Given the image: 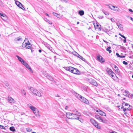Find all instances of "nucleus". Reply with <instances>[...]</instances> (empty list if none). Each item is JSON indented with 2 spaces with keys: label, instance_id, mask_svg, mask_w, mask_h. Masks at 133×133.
I'll return each instance as SVG.
<instances>
[{
  "label": "nucleus",
  "instance_id": "nucleus-1",
  "mask_svg": "<svg viewBox=\"0 0 133 133\" xmlns=\"http://www.w3.org/2000/svg\"><path fill=\"white\" fill-rule=\"evenodd\" d=\"M29 89L35 95L38 97L42 96V92L41 90H38L36 89H35L32 87H30L29 88Z\"/></svg>",
  "mask_w": 133,
  "mask_h": 133
},
{
  "label": "nucleus",
  "instance_id": "nucleus-2",
  "mask_svg": "<svg viewBox=\"0 0 133 133\" xmlns=\"http://www.w3.org/2000/svg\"><path fill=\"white\" fill-rule=\"evenodd\" d=\"M26 38H25L24 40V42L23 43L22 46L23 47H26V48L30 49L31 48V45L30 44L29 41H28L27 42H26L25 41H27Z\"/></svg>",
  "mask_w": 133,
  "mask_h": 133
},
{
  "label": "nucleus",
  "instance_id": "nucleus-3",
  "mask_svg": "<svg viewBox=\"0 0 133 133\" xmlns=\"http://www.w3.org/2000/svg\"><path fill=\"white\" fill-rule=\"evenodd\" d=\"M91 122L96 127L100 129L101 127L99 126V124L93 118H90V119Z\"/></svg>",
  "mask_w": 133,
  "mask_h": 133
},
{
  "label": "nucleus",
  "instance_id": "nucleus-4",
  "mask_svg": "<svg viewBox=\"0 0 133 133\" xmlns=\"http://www.w3.org/2000/svg\"><path fill=\"white\" fill-rule=\"evenodd\" d=\"M23 64L27 68L29 71L31 73H33V71L30 66L25 62Z\"/></svg>",
  "mask_w": 133,
  "mask_h": 133
},
{
  "label": "nucleus",
  "instance_id": "nucleus-5",
  "mask_svg": "<svg viewBox=\"0 0 133 133\" xmlns=\"http://www.w3.org/2000/svg\"><path fill=\"white\" fill-rule=\"evenodd\" d=\"M97 59L101 62H104V59L100 55H97Z\"/></svg>",
  "mask_w": 133,
  "mask_h": 133
},
{
  "label": "nucleus",
  "instance_id": "nucleus-6",
  "mask_svg": "<svg viewBox=\"0 0 133 133\" xmlns=\"http://www.w3.org/2000/svg\"><path fill=\"white\" fill-rule=\"evenodd\" d=\"M106 70L107 72L110 76H111V75L112 74H114V73L112 70L109 68H107L106 69Z\"/></svg>",
  "mask_w": 133,
  "mask_h": 133
},
{
  "label": "nucleus",
  "instance_id": "nucleus-7",
  "mask_svg": "<svg viewBox=\"0 0 133 133\" xmlns=\"http://www.w3.org/2000/svg\"><path fill=\"white\" fill-rule=\"evenodd\" d=\"M72 69L71 72L72 73L77 74H79L80 73L79 71L77 69L73 67Z\"/></svg>",
  "mask_w": 133,
  "mask_h": 133
},
{
  "label": "nucleus",
  "instance_id": "nucleus-8",
  "mask_svg": "<svg viewBox=\"0 0 133 133\" xmlns=\"http://www.w3.org/2000/svg\"><path fill=\"white\" fill-rule=\"evenodd\" d=\"M96 111L97 112H99V114L102 116H106L105 113L104 112L101 110H100L98 109V110H96Z\"/></svg>",
  "mask_w": 133,
  "mask_h": 133
},
{
  "label": "nucleus",
  "instance_id": "nucleus-9",
  "mask_svg": "<svg viewBox=\"0 0 133 133\" xmlns=\"http://www.w3.org/2000/svg\"><path fill=\"white\" fill-rule=\"evenodd\" d=\"M80 100L83 102L86 103L87 104H89V102L85 98L82 97V99H80Z\"/></svg>",
  "mask_w": 133,
  "mask_h": 133
},
{
  "label": "nucleus",
  "instance_id": "nucleus-10",
  "mask_svg": "<svg viewBox=\"0 0 133 133\" xmlns=\"http://www.w3.org/2000/svg\"><path fill=\"white\" fill-rule=\"evenodd\" d=\"M17 6L21 8L23 10H25V8L23 6L22 4L19 2L17 1Z\"/></svg>",
  "mask_w": 133,
  "mask_h": 133
},
{
  "label": "nucleus",
  "instance_id": "nucleus-11",
  "mask_svg": "<svg viewBox=\"0 0 133 133\" xmlns=\"http://www.w3.org/2000/svg\"><path fill=\"white\" fill-rule=\"evenodd\" d=\"M34 113L37 117H40V115L39 114V111L36 108L35 111H33Z\"/></svg>",
  "mask_w": 133,
  "mask_h": 133
},
{
  "label": "nucleus",
  "instance_id": "nucleus-12",
  "mask_svg": "<svg viewBox=\"0 0 133 133\" xmlns=\"http://www.w3.org/2000/svg\"><path fill=\"white\" fill-rule=\"evenodd\" d=\"M116 25L121 30L123 31V26L122 25L119 23H117Z\"/></svg>",
  "mask_w": 133,
  "mask_h": 133
},
{
  "label": "nucleus",
  "instance_id": "nucleus-13",
  "mask_svg": "<svg viewBox=\"0 0 133 133\" xmlns=\"http://www.w3.org/2000/svg\"><path fill=\"white\" fill-rule=\"evenodd\" d=\"M75 96L79 99H82V96L79 94L76 93L75 91L73 92Z\"/></svg>",
  "mask_w": 133,
  "mask_h": 133
},
{
  "label": "nucleus",
  "instance_id": "nucleus-14",
  "mask_svg": "<svg viewBox=\"0 0 133 133\" xmlns=\"http://www.w3.org/2000/svg\"><path fill=\"white\" fill-rule=\"evenodd\" d=\"M72 114L68 112L66 114V116L69 119H71L72 117Z\"/></svg>",
  "mask_w": 133,
  "mask_h": 133
},
{
  "label": "nucleus",
  "instance_id": "nucleus-15",
  "mask_svg": "<svg viewBox=\"0 0 133 133\" xmlns=\"http://www.w3.org/2000/svg\"><path fill=\"white\" fill-rule=\"evenodd\" d=\"M64 68L66 70L72 72L73 67L71 66L65 67Z\"/></svg>",
  "mask_w": 133,
  "mask_h": 133
},
{
  "label": "nucleus",
  "instance_id": "nucleus-16",
  "mask_svg": "<svg viewBox=\"0 0 133 133\" xmlns=\"http://www.w3.org/2000/svg\"><path fill=\"white\" fill-rule=\"evenodd\" d=\"M114 67L115 69V70L116 71V73L119 75L120 71L118 67L115 65H114Z\"/></svg>",
  "mask_w": 133,
  "mask_h": 133
},
{
  "label": "nucleus",
  "instance_id": "nucleus-17",
  "mask_svg": "<svg viewBox=\"0 0 133 133\" xmlns=\"http://www.w3.org/2000/svg\"><path fill=\"white\" fill-rule=\"evenodd\" d=\"M45 76L48 79L50 80L51 81H52L53 80V78L51 76H50V75L48 74H46L45 75Z\"/></svg>",
  "mask_w": 133,
  "mask_h": 133
},
{
  "label": "nucleus",
  "instance_id": "nucleus-18",
  "mask_svg": "<svg viewBox=\"0 0 133 133\" xmlns=\"http://www.w3.org/2000/svg\"><path fill=\"white\" fill-rule=\"evenodd\" d=\"M125 93L127 94V97H129L131 98H132V97H133V95L132 94H129V92L128 91L125 90Z\"/></svg>",
  "mask_w": 133,
  "mask_h": 133
},
{
  "label": "nucleus",
  "instance_id": "nucleus-19",
  "mask_svg": "<svg viewBox=\"0 0 133 133\" xmlns=\"http://www.w3.org/2000/svg\"><path fill=\"white\" fill-rule=\"evenodd\" d=\"M99 122H102L104 123L107 124L108 123V121L105 119H103L102 117V118Z\"/></svg>",
  "mask_w": 133,
  "mask_h": 133
},
{
  "label": "nucleus",
  "instance_id": "nucleus-20",
  "mask_svg": "<svg viewBox=\"0 0 133 133\" xmlns=\"http://www.w3.org/2000/svg\"><path fill=\"white\" fill-rule=\"evenodd\" d=\"M17 58L22 64L25 62L22 58L18 56H17Z\"/></svg>",
  "mask_w": 133,
  "mask_h": 133
},
{
  "label": "nucleus",
  "instance_id": "nucleus-21",
  "mask_svg": "<svg viewBox=\"0 0 133 133\" xmlns=\"http://www.w3.org/2000/svg\"><path fill=\"white\" fill-rule=\"evenodd\" d=\"M72 117L71 119H77V118L78 116L76 115L75 114H72Z\"/></svg>",
  "mask_w": 133,
  "mask_h": 133
},
{
  "label": "nucleus",
  "instance_id": "nucleus-22",
  "mask_svg": "<svg viewBox=\"0 0 133 133\" xmlns=\"http://www.w3.org/2000/svg\"><path fill=\"white\" fill-rule=\"evenodd\" d=\"M8 101L10 103H12L13 102V99L10 97H9L8 98Z\"/></svg>",
  "mask_w": 133,
  "mask_h": 133
},
{
  "label": "nucleus",
  "instance_id": "nucleus-23",
  "mask_svg": "<svg viewBox=\"0 0 133 133\" xmlns=\"http://www.w3.org/2000/svg\"><path fill=\"white\" fill-rule=\"evenodd\" d=\"M95 117L99 121L101 119L102 117L98 115H95Z\"/></svg>",
  "mask_w": 133,
  "mask_h": 133
},
{
  "label": "nucleus",
  "instance_id": "nucleus-24",
  "mask_svg": "<svg viewBox=\"0 0 133 133\" xmlns=\"http://www.w3.org/2000/svg\"><path fill=\"white\" fill-rule=\"evenodd\" d=\"M78 14L81 16H83L84 14V11L82 10H80L78 11Z\"/></svg>",
  "mask_w": 133,
  "mask_h": 133
},
{
  "label": "nucleus",
  "instance_id": "nucleus-25",
  "mask_svg": "<svg viewBox=\"0 0 133 133\" xmlns=\"http://www.w3.org/2000/svg\"><path fill=\"white\" fill-rule=\"evenodd\" d=\"M78 55V57L80 59H82V61H85V59L83 58V57L81 56L79 54H77Z\"/></svg>",
  "mask_w": 133,
  "mask_h": 133
},
{
  "label": "nucleus",
  "instance_id": "nucleus-26",
  "mask_svg": "<svg viewBox=\"0 0 133 133\" xmlns=\"http://www.w3.org/2000/svg\"><path fill=\"white\" fill-rule=\"evenodd\" d=\"M21 93L23 95H25L26 94V92L24 90L22 89L21 90Z\"/></svg>",
  "mask_w": 133,
  "mask_h": 133
},
{
  "label": "nucleus",
  "instance_id": "nucleus-27",
  "mask_svg": "<svg viewBox=\"0 0 133 133\" xmlns=\"http://www.w3.org/2000/svg\"><path fill=\"white\" fill-rule=\"evenodd\" d=\"M111 49V47L110 46H109L106 49V50L107 51H108L109 53H111L112 52L111 50H110Z\"/></svg>",
  "mask_w": 133,
  "mask_h": 133
},
{
  "label": "nucleus",
  "instance_id": "nucleus-28",
  "mask_svg": "<svg viewBox=\"0 0 133 133\" xmlns=\"http://www.w3.org/2000/svg\"><path fill=\"white\" fill-rule=\"evenodd\" d=\"M77 119L81 123H83L84 122L83 120V119H82L81 118H80L79 117H78Z\"/></svg>",
  "mask_w": 133,
  "mask_h": 133
},
{
  "label": "nucleus",
  "instance_id": "nucleus-29",
  "mask_svg": "<svg viewBox=\"0 0 133 133\" xmlns=\"http://www.w3.org/2000/svg\"><path fill=\"white\" fill-rule=\"evenodd\" d=\"M10 130L11 131H15V130L14 128V127H10Z\"/></svg>",
  "mask_w": 133,
  "mask_h": 133
},
{
  "label": "nucleus",
  "instance_id": "nucleus-30",
  "mask_svg": "<svg viewBox=\"0 0 133 133\" xmlns=\"http://www.w3.org/2000/svg\"><path fill=\"white\" fill-rule=\"evenodd\" d=\"M23 41V39L21 37H19L17 38V41H20L22 42Z\"/></svg>",
  "mask_w": 133,
  "mask_h": 133
},
{
  "label": "nucleus",
  "instance_id": "nucleus-31",
  "mask_svg": "<svg viewBox=\"0 0 133 133\" xmlns=\"http://www.w3.org/2000/svg\"><path fill=\"white\" fill-rule=\"evenodd\" d=\"M122 105L123 106H126V105H127L128 107H129L130 106V105L128 104L125 102H123L122 104Z\"/></svg>",
  "mask_w": 133,
  "mask_h": 133
},
{
  "label": "nucleus",
  "instance_id": "nucleus-32",
  "mask_svg": "<svg viewBox=\"0 0 133 133\" xmlns=\"http://www.w3.org/2000/svg\"><path fill=\"white\" fill-rule=\"evenodd\" d=\"M36 108L35 107H33V106H32L30 108L31 110L32 111H35V110L36 109Z\"/></svg>",
  "mask_w": 133,
  "mask_h": 133
},
{
  "label": "nucleus",
  "instance_id": "nucleus-33",
  "mask_svg": "<svg viewBox=\"0 0 133 133\" xmlns=\"http://www.w3.org/2000/svg\"><path fill=\"white\" fill-rule=\"evenodd\" d=\"M93 82H94L92 83V84L95 86L97 85V83L95 81H94Z\"/></svg>",
  "mask_w": 133,
  "mask_h": 133
},
{
  "label": "nucleus",
  "instance_id": "nucleus-34",
  "mask_svg": "<svg viewBox=\"0 0 133 133\" xmlns=\"http://www.w3.org/2000/svg\"><path fill=\"white\" fill-rule=\"evenodd\" d=\"M76 115H77L78 116H81V114L79 112H78V111H76Z\"/></svg>",
  "mask_w": 133,
  "mask_h": 133
},
{
  "label": "nucleus",
  "instance_id": "nucleus-35",
  "mask_svg": "<svg viewBox=\"0 0 133 133\" xmlns=\"http://www.w3.org/2000/svg\"><path fill=\"white\" fill-rule=\"evenodd\" d=\"M114 75H115V76H116V75L114 73V74H111V76H110L113 79H114L115 77H114Z\"/></svg>",
  "mask_w": 133,
  "mask_h": 133
},
{
  "label": "nucleus",
  "instance_id": "nucleus-36",
  "mask_svg": "<svg viewBox=\"0 0 133 133\" xmlns=\"http://www.w3.org/2000/svg\"><path fill=\"white\" fill-rule=\"evenodd\" d=\"M109 8L111 9H112V7H113L114 8H115V7L114 6L110 5V6H109Z\"/></svg>",
  "mask_w": 133,
  "mask_h": 133
},
{
  "label": "nucleus",
  "instance_id": "nucleus-37",
  "mask_svg": "<svg viewBox=\"0 0 133 133\" xmlns=\"http://www.w3.org/2000/svg\"><path fill=\"white\" fill-rule=\"evenodd\" d=\"M26 130L28 132H30L32 131V130L31 129L29 128L26 129Z\"/></svg>",
  "mask_w": 133,
  "mask_h": 133
},
{
  "label": "nucleus",
  "instance_id": "nucleus-38",
  "mask_svg": "<svg viewBox=\"0 0 133 133\" xmlns=\"http://www.w3.org/2000/svg\"><path fill=\"white\" fill-rule=\"evenodd\" d=\"M44 45L48 49L50 46V45L47 43H46L44 44Z\"/></svg>",
  "mask_w": 133,
  "mask_h": 133
},
{
  "label": "nucleus",
  "instance_id": "nucleus-39",
  "mask_svg": "<svg viewBox=\"0 0 133 133\" xmlns=\"http://www.w3.org/2000/svg\"><path fill=\"white\" fill-rule=\"evenodd\" d=\"M53 14L55 16H56L58 17L59 16V15L56 13L53 12Z\"/></svg>",
  "mask_w": 133,
  "mask_h": 133
},
{
  "label": "nucleus",
  "instance_id": "nucleus-40",
  "mask_svg": "<svg viewBox=\"0 0 133 133\" xmlns=\"http://www.w3.org/2000/svg\"><path fill=\"white\" fill-rule=\"evenodd\" d=\"M0 16L3 19L2 17H4L5 16V15H4L3 14L0 13Z\"/></svg>",
  "mask_w": 133,
  "mask_h": 133
},
{
  "label": "nucleus",
  "instance_id": "nucleus-41",
  "mask_svg": "<svg viewBox=\"0 0 133 133\" xmlns=\"http://www.w3.org/2000/svg\"><path fill=\"white\" fill-rule=\"evenodd\" d=\"M128 109V108L127 107H126L125 108H124L123 109V111L124 112L125 111Z\"/></svg>",
  "mask_w": 133,
  "mask_h": 133
},
{
  "label": "nucleus",
  "instance_id": "nucleus-42",
  "mask_svg": "<svg viewBox=\"0 0 133 133\" xmlns=\"http://www.w3.org/2000/svg\"><path fill=\"white\" fill-rule=\"evenodd\" d=\"M115 8H116V9H115V11H120V10L119 8H117V7H115Z\"/></svg>",
  "mask_w": 133,
  "mask_h": 133
},
{
  "label": "nucleus",
  "instance_id": "nucleus-43",
  "mask_svg": "<svg viewBox=\"0 0 133 133\" xmlns=\"http://www.w3.org/2000/svg\"><path fill=\"white\" fill-rule=\"evenodd\" d=\"M103 12L105 15H109V13L107 12L104 11Z\"/></svg>",
  "mask_w": 133,
  "mask_h": 133
},
{
  "label": "nucleus",
  "instance_id": "nucleus-44",
  "mask_svg": "<svg viewBox=\"0 0 133 133\" xmlns=\"http://www.w3.org/2000/svg\"><path fill=\"white\" fill-rule=\"evenodd\" d=\"M27 106L28 107L30 108L32 106V105L30 104H28L27 105Z\"/></svg>",
  "mask_w": 133,
  "mask_h": 133
},
{
  "label": "nucleus",
  "instance_id": "nucleus-45",
  "mask_svg": "<svg viewBox=\"0 0 133 133\" xmlns=\"http://www.w3.org/2000/svg\"><path fill=\"white\" fill-rule=\"evenodd\" d=\"M0 128L1 129H5V128L3 126L0 125Z\"/></svg>",
  "mask_w": 133,
  "mask_h": 133
},
{
  "label": "nucleus",
  "instance_id": "nucleus-46",
  "mask_svg": "<svg viewBox=\"0 0 133 133\" xmlns=\"http://www.w3.org/2000/svg\"><path fill=\"white\" fill-rule=\"evenodd\" d=\"M123 63L125 65H127L128 64L127 62H126L125 61H123Z\"/></svg>",
  "mask_w": 133,
  "mask_h": 133
},
{
  "label": "nucleus",
  "instance_id": "nucleus-47",
  "mask_svg": "<svg viewBox=\"0 0 133 133\" xmlns=\"http://www.w3.org/2000/svg\"><path fill=\"white\" fill-rule=\"evenodd\" d=\"M98 18L99 19H102L103 18V16H100L98 17Z\"/></svg>",
  "mask_w": 133,
  "mask_h": 133
},
{
  "label": "nucleus",
  "instance_id": "nucleus-48",
  "mask_svg": "<svg viewBox=\"0 0 133 133\" xmlns=\"http://www.w3.org/2000/svg\"><path fill=\"white\" fill-rule=\"evenodd\" d=\"M110 19L112 22H115V20L114 18H111Z\"/></svg>",
  "mask_w": 133,
  "mask_h": 133
},
{
  "label": "nucleus",
  "instance_id": "nucleus-49",
  "mask_svg": "<svg viewBox=\"0 0 133 133\" xmlns=\"http://www.w3.org/2000/svg\"><path fill=\"white\" fill-rule=\"evenodd\" d=\"M62 2H65L66 3H67L68 2V0H62L61 1Z\"/></svg>",
  "mask_w": 133,
  "mask_h": 133
},
{
  "label": "nucleus",
  "instance_id": "nucleus-50",
  "mask_svg": "<svg viewBox=\"0 0 133 133\" xmlns=\"http://www.w3.org/2000/svg\"><path fill=\"white\" fill-rule=\"evenodd\" d=\"M48 49L50 50V51H51L52 52V48L50 46L48 48Z\"/></svg>",
  "mask_w": 133,
  "mask_h": 133
},
{
  "label": "nucleus",
  "instance_id": "nucleus-51",
  "mask_svg": "<svg viewBox=\"0 0 133 133\" xmlns=\"http://www.w3.org/2000/svg\"><path fill=\"white\" fill-rule=\"evenodd\" d=\"M97 28L99 30H100L101 29V25H99V27H97Z\"/></svg>",
  "mask_w": 133,
  "mask_h": 133
},
{
  "label": "nucleus",
  "instance_id": "nucleus-52",
  "mask_svg": "<svg viewBox=\"0 0 133 133\" xmlns=\"http://www.w3.org/2000/svg\"><path fill=\"white\" fill-rule=\"evenodd\" d=\"M120 56L119 57L121 58H123L125 57V56L124 55H120Z\"/></svg>",
  "mask_w": 133,
  "mask_h": 133
},
{
  "label": "nucleus",
  "instance_id": "nucleus-53",
  "mask_svg": "<svg viewBox=\"0 0 133 133\" xmlns=\"http://www.w3.org/2000/svg\"><path fill=\"white\" fill-rule=\"evenodd\" d=\"M116 55L118 57H119L120 55H119L118 53H116Z\"/></svg>",
  "mask_w": 133,
  "mask_h": 133
},
{
  "label": "nucleus",
  "instance_id": "nucleus-54",
  "mask_svg": "<svg viewBox=\"0 0 133 133\" xmlns=\"http://www.w3.org/2000/svg\"><path fill=\"white\" fill-rule=\"evenodd\" d=\"M49 23L50 24H52V23L49 20H48V21L47 22Z\"/></svg>",
  "mask_w": 133,
  "mask_h": 133
},
{
  "label": "nucleus",
  "instance_id": "nucleus-55",
  "mask_svg": "<svg viewBox=\"0 0 133 133\" xmlns=\"http://www.w3.org/2000/svg\"><path fill=\"white\" fill-rule=\"evenodd\" d=\"M76 111H76V110H73V114H75L76 113Z\"/></svg>",
  "mask_w": 133,
  "mask_h": 133
},
{
  "label": "nucleus",
  "instance_id": "nucleus-56",
  "mask_svg": "<svg viewBox=\"0 0 133 133\" xmlns=\"http://www.w3.org/2000/svg\"><path fill=\"white\" fill-rule=\"evenodd\" d=\"M129 11H130V12H133V11L131 9H129Z\"/></svg>",
  "mask_w": 133,
  "mask_h": 133
},
{
  "label": "nucleus",
  "instance_id": "nucleus-57",
  "mask_svg": "<svg viewBox=\"0 0 133 133\" xmlns=\"http://www.w3.org/2000/svg\"><path fill=\"white\" fill-rule=\"evenodd\" d=\"M121 36L124 38L125 39L126 37L124 35H122Z\"/></svg>",
  "mask_w": 133,
  "mask_h": 133
},
{
  "label": "nucleus",
  "instance_id": "nucleus-58",
  "mask_svg": "<svg viewBox=\"0 0 133 133\" xmlns=\"http://www.w3.org/2000/svg\"><path fill=\"white\" fill-rule=\"evenodd\" d=\"M126 39H124V40L123 41V42L124 43H125L126 42Z\"/></svg>",
  "mask_w": 133,
  "mask_h": 133
},
{
  "label": "nucleus",
  "instance_id": "nucleus-59",
  "mask_svg": "<svg viewBox=\"0 0 133 133\" xmlns=\"http://www.w3.org/2000/svg\"><path fill=\"white\" fill-rule=\"evenodd\" d=\"M110 133H118L115 131H112L111 132H110Z\"/></svg>",
  "mask_w": 133,
  "mask_h": 133
},
{
  "label": "nucleus",
  "instance_id": "nucleus-60",
  "mask_svg": "<svg viewBox=\"0 0 133 133\" xmlns=\"http://www.w3.org/2000/svg\"><path fill=\"white\" fill-rule=\"evenodd\" d=\"M130 18L131 20L133 22V19L131 17H130Z\"/></svg>",
  "mask_w": 133,
  "mask_h": 133
},
{
  "label": "nucleus",
  "instance_id": "nucleus-61",
  "mask_svg": "<svg viewBox=\"0 0 133 133\" xmlns=\"http://www.w3.org/2000/svg\"><path fill=\"white\" fill-rule=\"evenodd\" d=\"M2 4V2L1 0H0V5H1Z\"/></svg>",
  "mask_w": 133,
  "mask_h": 133
},
{
  "label": "nucleus",
  "instance_id": "nucleus-62",
  "mask_svg": "<svg viewBox=\"0 0 133 133\" xmlns=\"http://www.w3.org/2000/svg\"><path fill=\"white\" fill-rule=\"evenodd\" d=\"M55 96L58 97H60L59 96L58 94H57Z\"/></svg>",
  "mask_w": 133,
  "mask_h": 133
},
{
  "label": "nucleus",
  "instance_id": "nucleus-63",
  "mask_svg": "<svg viewBox=\"0 0 133 133\" xmlns=\"http://www.w3.org/2000/svg\"><path fill=\"white\" fill-rule=\"evenodd\" d=\"M68 107H67V106H66L65 107V109L66 110H67L68 109Z\"/></svg>",
  "mask_w": 133,
  "mask_h": 133
},
{
  "label": "nucleus",
  "instance_id": "nucleus-64",
  "mask_svg": "<svg viewBox=\"0 0 133 133\" xmlns=\"http://www.w3.org/2000/svg\"><path fill=\"white\" fill-rule=\"evenodd\" d=\"M45 20L47 22L48 21V20H48V19L46 18H45Z\"/></svg>",
  "mask_w": 133,
  "mask_h": 133
}]
</instances>
